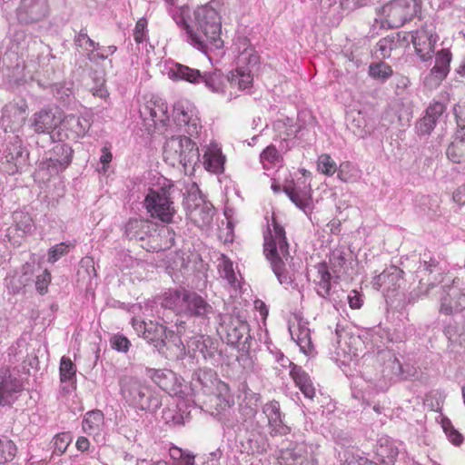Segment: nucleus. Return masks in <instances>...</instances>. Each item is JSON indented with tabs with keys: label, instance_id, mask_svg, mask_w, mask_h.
Returning <instances> with one entry per match:
<instances>
[{
	"label": "nucleus",
	"instance_id": "obj_29",
	"mask_svg": "<svg viewBox=\"0 0 465 465\" xmlns=\"http://www.w3.org/2000/svg\"><path fill=\"white\" fill-rule=\"evenodd\" d=\"M225 331L227 342L233 346L245 344L250 338L249 326L240 316L230 318V322L225 326Z\"/></svg>",
	"mask_w": 465,
	"mask_h": 465
},
{
	"label": "nucleus",
	"instance_id": "obj_37",
	"mask_svg": "<svg viewBox=\"0 0 465 465\" xmlns=\"http://www.w3.org/2000/svg\"><path fill=\"white\" fill-rule=\"evenodd\" d=\"M443 112V104L434 103L430 104L426 110L425 116L418 123V132L420 134H430L435 127L438 119L441 116Z\"/></svg>",
	"mask_w": 465,
	"mask_h": 465
},
{
	"label": "nucleus",
	"instance_id": "obj_7",
	"mask_svg": "<svg viewBox=\"0 0 465 465\" xmlns=\"http://www.w3.org/2000/svg\"><path fill=\"white\" fill-rule=\"evenodd\" d=\"M420 12V0H391L381 7L380 21L383 28H399Z\"/></svg>",
	"mask_w": 465,
	"mask_h": 465
},
{
	"label": "nucleus",
	"instance_id": "obj_57",
	"mask_svg": "<svg viewBox=\"0 0 465 465\" xmlns=\"http://www.w3.org/2000/svg\"><path fill=\"white\" fill-rule=\"evenodd\" d=\"M445 334L452 345H460L465 347V331L458 333L454 327L449 325L445 328Z\"/></svg>",
	"mask_w": 465,
	"mask_h": 465
},
{
	"label": "nucleus",
	"instance_id": "obj_38",
	"mask_svg": "<svg viewBox=\"0 0 465 465\" xmlns=\"http://www.w3.org/2000/svg\"><path fill=\"white\" fill-rule=\"evenodd\" d=\"M376 454L379 460L383 465H393L399 454V449L396 442L389 438H381L376 449Z\"/></svg>",
	"mask_w": 465,
	"mask_h": 465
},
{
	"label": "nucleus",
	"instance_id": "obj_8",
	"mask_svg": "<svg viewBox=\"0 0 465 465\" xmlns=\"http://www.w3.org/2000/svg\"><path fill=\"white\" fill-rule=\"evenodd\" d=\"M439 312L453 315L465 310V281L460 277H446L442 281Z\"/></svg>",
	"mask_w": 465,
	"mask_h": 465
},
{
	"label": "nucleus",
	"instance_id": "obj_39",
	"mask_svg": "<svg viewBox=\"0 0 465 465\" xmlns=\"http://www.w3.org/2000/svg\"><path fill=\"white\" fill-rule=\"evenodd\" d=\"M153 224L148 220L130 219L124 227V233L129 239L143 240L153 229Z\"/></svg>",
	"mask_w": 465,
	"mask_h": 465
},
{
	"label": "nucleus",
	"instance_id": "obj_18",
	"mask_svg": "<svg viewBox=\"0 0 465 465\" xmlns=\"http://www.w3.org/2000/svg\"><path fill=\"white\" fill-rule=\"evenodd\" d=\"M132 325L139 336H142L149 343L153 344L159 351L164 346V340L172 333V331H167L163 325L153 322H145L133 319Z\"/></svg>",
	"mask_w": 465,
	"mask_h": 465
},
{
	"label": "nucleus",
	"instance_id": "obj_36",
	"mask_svg": "<svg viewBox=\"0 0 465 465\" xmlns=\"http://www.w3.org/2000/svg\"><path fill=\"white\" fill-rule=\"evenodd\" d=\"M290 375L302 394L306 398L312 400L315 396V388L309 374L302 367L293 365L290 370Z\"/></svg>",
	"mask_w": 465,
	"mask_h": 465
},
{
	"label": "nucleus",
	"instance_id": "obj_61",
	"mask_svg": "<svg viewBox=\"0 0 465 465\" xmlns=\"http://www.w3.org/2000/svg\"><path fill=\"white\" fill-rule=\"evenodd\" d=\"M454 114L457 119L459 129L465 132V103H460L454 107Z\"/></svg>",
	"mask_w": 465,
	"mask_h": 465
},
{
	"label": "nucleus",
	"instance_id": "obj_55",
	"mask_svg": "<svg viewBox=\"0 0 465 465\" xmlns=\"http://www.w3.org/2000/svg\"><path fill=\"white\" fill-rule=\"evenodd\" d=\"M72 441V436L68 432H62L55 435L53 439L54 453L62 455L65 452Z\"/></svg>",
	"mask_w": 465,
	"mask_h": 465
},
{
	"label": "nucleus",
	"instance_id": "obj_43",
	"mask_svg": "<svg viewBox=\"0 0 465 465\" xmlns=\"http://www.w3.org/2000/svg\"><path fill=\"white\" fill-rule=\"evenodd\" d=\"M448 158L456 163L465 162V132L457 131L455 136L447 148Z\"/></svg>",
	"mask_w": 465,
	"mask_h": 465
},
{
	"label": "nucleus",
	"instance_id": "obj_41",
	"mask_svg": "<svg viewBox=\"0 0 465 465\" xmlns=\"http://www.w3.org/2000/svg\"><path fill=\"white\" fill-rule=\"evenodd\" d=\"M187 291L169 290L164 293L163 306L177 313L185 312Z\"/></svg>",
	"mask_w": 465,
	"mask_h": 465
},
{
	"label": "nucleus",
	"instance_id": "obj_47",
	"mask_svg": "<svg viewBox=\"0 0 465 465\" xmlns=\"http://www.w3.org/2000/svg\"><path fill=\"white\" fill-rule=\"evenodd\" d=\"M260 395L250 390L244 391V398L240 403V409L246 418L253 417L257 412Z\"/></svg>",
	"mask_w": 465,
	"mask_h": 465
},
{
	"label": "nucleus",
	"instance_id": "obj_12",
	"mask_svg": "<svg viewBox=\"0 0 465 465\" xmlns=\"http://www.w3.org/2000/svg\"><path fill=\"white\" fill-rule=\"evenodd\" d=\"M145 374L169 395L179 399H184L188 396V394H185L187 385L183 384V380L173 371L169 369L146 368Z\"/></svg>",
	"mask_w": 465,
	"mask_h": 465
},
{
	"label": "nucleus",
	"instance_id": "obj_33",
	"mask_svg": "<svg viewBox=\"0 0 465 465\" xmlns=\"http://www.w3.org/2000/svg\"><path fill=\"white\" fill-rule=\"evenodd\" d=\"M5 171L8 174L22 172L26 166L27 153L23 151L21 146L15 145L13 148H8L5 151Z\"/></svg>",
	"mask_w": 465,
	"mask_h": 465
},
{
	"label": "nucleus",
	"instance_id": "obj_3",
	"mask_svg": "<svg viewBox=\"0 0 465 465\" xmlns=\"http://www.w3.org/2000/svg\"><path fill=\"white\" fill-rule=\"evenodd\" d=\"M187 401L194 403V397L200 394L213 397L219 401L221 411L231 409L234 405V399L230 392L228 384L221 381L216 372L211 369H198L192 376L190 388H187Z\"/></svg>",
	"mask_w": 465,
	"mask_h": 465
},
{
	"label": "nucleus",
	"instance_id": "obj_50",
	"mask_svg": "<svg viewBox=\"0 0 465 465\" xmlns=\"http://www.w3.org/2000/svg\"><path fill=\"white\" fill-rule=\"evenodd\" d=\"M74 247V244L71 242H63L54 244L48 250L47 262L50 263H54L63 256L66 255Z\"/></svg>",
	"mask_w": 465,
	"mask_h": 465
},
{
	"label": "nucleus",
	"instance_id": "obj_28",
	"mask_svg": "<svg viewBox=\"0 0 465 465\" xmlns=\"http://www.w3.org/2000/svg\"><path fill=\"white\" fill-rule=\"evenodd\" d=\"M311 186L305 180L284 187L290 200L305 213L311 210Z\"/></svg>",
	"mask_w": 465,
	"mask_h": 465
},
{
	"label": "nucleus",
	"instance_id": "obj_13",
	"mask_svg": "<svg viewBox=\"0 0 465 465\" xmlns=\"http://www.w3.org/2000/svg\"><path fill=\"white\" fill-rule=\"evenodd\" d=\"M173 117L179 128L190 136L198 134L202 128L198 111L189 101H180L175 104Z\"/></svg>",
	"mask_w": 465,
	"mask_h": 465
},
{
	"label": "nucleus",
	"instance_id": "obj_64",
	"mask_svg": "<svg viewBox=\"0 0 465 465\" xmlns=\"http://www.w3.org/2000/svg\"><path fill=\"white\" fill-rule=\"evenodd\" d=\"M28 109V105L25 100L20 99L15 104H10L6 106L5 112H15V114L18 113L23 115Z\"/></svg>",
	"mask_w": 465,
	"mask_h": 465
},
{
	"label": "nucleus",
	"instance_id": "obj_32",
	"mask_svg": "<svg viewBox=\"0 0 465 465\" xmlns=\"http://www.w3.org/2000/svg\"><path fill=\"white\" fill-rule=\"evenodd\" d=\"M402 274L403 272L400 268L391 266L374 277L371 284L377 290L383 288L385 292L393 291L399 286Z\"/></svg>",
	"mask_w": 465,
	"mask_h": 465
},
{
	"label": "nucleus",
	"instance_id": "obj_40",
	"mask_svg": "<svg viewBox=\"0 0 465 465\" xmlns=\"http://www.w3.org/2000/svg\"><path fill=\"white\" fill-rule=\"evenodd\" d=\"M14 230L17 232L19 238H24L26 234L32 232L34 229V222L32 217L23 211H15L13 213ZM13 227L8 229V236L11 237Z\"/></svg>",
	"mask_w": 465,
	"mask_h": 465
},
{
	"label": "nucleus",
	"instance_id": "obj_11",
	"mask_svg": "<svg viewBox=\"0 0 465 465\" xmlns=\"http://www.w3.org/2000/svg\"><path fill=\"white\" fill-rule=\"evenodd\" d=\"M183 203L188 219L195 225L203 227L212 223L213 207L203 198L195 184L193 185L192 191L184 198Z\"/></svg>",
	"mask_w": 465,
	"mask_h": 465
},
{
	"label": "nucleus",
	"instance_id": "obj_22",
	"mask_svg": "<svg viewBox=\"0 0 465 465\" xmlns=\"http://www.w3.org/2000/svg\"><path fill=\"white\" fill-rule=\"evenodd\" d=\"M48 13L46 0H21L17 18L21 23L31 24L44 19Z\"/></svg>",
	"mask_w": 465,
	"mask_h": 465
},
{
	"label": "nucleus",
	"instance_id": "obj_26",
	"mask_svg": "<svg viewBox=\"0 0 465 465\" xmlns=\"http://www.w3.org/2000/svg\"><path fill=\"white\" fill-rule=\"evenodd\" d=\"M226 82L228 86V100L231 101L239 95L238 92L244 91L252 86L253 76L250 70L237 68L230 72L226 76Z\"/></svg>",
	"mask_w": 465,
	"mask_h": 465
},
{
	"label": "nucleus",
	"instance_id": "obj_44",
	"mask_svg": "<svg viewBox=\"0 0 465 465\" xmlns=\"http://www.w3.org/2000/svg\"><path fill=\"white\" fill-rule=\"evenodd\" d=\"M316 268L317 275L314 278V282L317 293L322 298H327L331 291V273L328 271L327 264L324 262L319 263Z\"/></svg>",
	"mask_w": 465,
	"mask_h": 465
},
{
	"label": "nucleus",
	"instance_id": "obj_9",
	"mask_svg": "<svg viewBox=\"0 0 465 465\" xmlns=\"http://www.w3.org/2000/svg\"><path fill=\"white\" fill-rule=\"evenodd\" d=\"M144 207L152 218L165 223L173 221L176 212L169 192L163 188L150 189L144 199Z\"/></svg>",
	"mask_w": 465,
	"mask_h": 465
},
{
	"label": "nucleus",
	"instance_id": "obj_14",
	"mask_svg": "<svg viewBox=\"0 0 465 465\" xmlns=\"http://www.w3.org/2000/svg\"><path fill=\"white\" fill-rule=\"evenodd\" d=\"M22 381L9 367L0 368V406H11L23 391Z\"/></svg>",
	"mask_w": 465,
	"mask_h": 465
},
{
	"label": "nucleus",
	"instance_id": "obj_34",
	"mask_svg": "<svg viewBox=\"0 0 465 465\" xmlns=\"http://www.w3.org/2000/svg\"><path fill=\"white\" fill-rule=\"evenodd\" d=\"M213 312V308L196 292H188L184 313L207 318Z\"/></svg>",
	"mask_w": 465,
	"mask_h": 465
},
{
	"label": "nucleus",
	"instance_id": "obj_23",
	"mask_svg": "<svg viewBox=\"0 0 465 465\" xmlns=\"http://www.w3.org/2000/svg\"><path fill=\"white\" fill-rule=\"evenodd\" d=\"M60 112L55 109L44 108L33 114L30 119V126L37 134H50L59 127Z\"/></svg>",
	"mask_w": 465,
	"mask_h": 465
},
{
	"label": "nucleus",
	"instance_id": "obj_30",
	"mask_svg": "<svg viewBox=\"0 0 465 465\" xmlns=\"http://www.w3.org/2000/svg\"><path fill=\"white\" fill-rule=\"evenodd\" d=\"M335 334L336 341L333 347L337 360H341L342 362H345L358 355L356 350L352 347V341H355L356 339L351 336L349 331L341 329L340 326L337 325Z\"/></svg>",
	"mask_w": 465,
	"mask_h": 465
},
{
	"label": "nucleus",
	"instance_id": "obj_2",
	"mask_svg": "<svg viewBox=\"0 0 465 465\" xmlns=\"http://www.w3.org/2000/svg\"><path fill=\"white\" fill-rule=\"evenodd\" d=\"M264 254L270 261L271 267L279 282L286 288L293 283V275L287 269L291 267L289 244L285 237L284 229L272 221V229L268 228V233L264 235Z\"/></svg>",
	"mask_w": 465,
	"mask_h": 465
},
{
	"label": "nucleus",
	"instance_id": "obj_60",
	"mask_svg": "<svg viewBox=\"0 0 465 465\" xmlns=\"http://www.w3.org/2000/svg\"><path fill=\"white\" fill-rule=\"evenodd\" d=\"M51 282V273L45 270L41 274L36 277L35 288L40 294L47 292L48 285Z\"/></svg>",
	"mask_w": 465,
	"mask_h": 465
},
{
	"label": "nucleus",
	"instance_id": "obj_59",
	"mask_svg": "<svg viewBox=\"0 0 465 465\" xmlns=\"http://www.w3.org/2000/svg\"><path fill=\"white\" fill-rule=\"evenodd\" d=\"M112 348L120 351L126 352L131 345L130 341L124 335H114L111 338Z\"/></svg>",
	"mask_w": 465,
	"mask_h": 465
},
{
	"label": "nucleus",
	"instance_id": "obj_54",
	"mask_svg": "<svg viewBox=\"0 0 465 465\" xmlns=\"http://www.w3.org/2000/svg\"><path fill=\"white\" fill-rule=\"evenodd\" d=\"M442 430L449 440L453 445L459 446L463 442L464 437L458 431L450 420L443 419L441 422Z\"/></svg>",
	"mask_w": 465,
	"mask_h": 465
},
{
	"label": "nucleus",
	"instance_id": "obj_6",
	"mask_svg": "<svg viewBox=\"0 0 465 465\" xmlns=\"http://www.w3.org/2000/svg\"><path fill=\"white\" fill-rule=\"evenodd\" d=\"M168 75L171 79L186 81L191 84L203 83L212 93L221 94L228 99L226 77L219 70L202 74L198 69L173 64L169 67Z\"/></svg>",
	"mask_w": 465,
	"mask_h": 465
},
{
	"label": "nucleus",
	"instance_id": "obj_21",
	"mask_svg": "<svg viewBox=\"0 0 465 465\" xmlns=\"http://www.w3.org/2000/svg\"><path fill=\"white\" fill-rule=\"evenodd\" d=\"M289 331L292 339L300 347L301 351L304 354L311 353L312 346L308 322L302 316L294 314L289 320Z\"/></svg>",
	"mask_w": 465,
	"mask_h": 465
},
{
	"label": "nucleus",
	"instance_id": "obj_17",
	"mask_svg": "<svg viewBox=\"0 0 465 465\" xmlns=\"http://www.w3.org/2000/svg\"><path fill=\"white\" fill-rule=\"evenodd\" d=\"M74 151L66 143H55L48 152L45 161L42 164L51 175L57 174L65 170L72 162Z\"/></svg>",
	"mask_w": 465,
	"mask_h": 465
},
{
	"label": "nucleus",
	"instance_id": "obj_24",
	"mask_svg": "<svg viewBox=\"0 0 465 465\" xmlns=\"http://www.w3.org/2000/svg\"><path fill=\"white\" fill-rule=\"evenodd\" d=\"M451 61V53L448 49H442L436 54V61L430 74L425 77L424 84L429 87H436L446 77L450 63Z\"/></svg>",
	"mask_w": 465,
	"mask_h": 465
},
{
	"label": "nucleus",
	"instance_id": "obj_35",
	"mask_svg": "<svg viewBox=\"0 0 465 465\" xmlns=\"http://www.w3.org/2000/svg\"><path fill=\"white\" fill-rule=\"evenodd\" d=\"M193 403L191 401H187L186 398H178V401L175 403L174 408L168 407L163 411V420L166 424L170 425L184 423V420L190 412L183 410V407L187 409Z\"/></svg>",
	"mask_w": 465,
	"mask_h": 465
},
{
	"label": "nucleus",
	"instance_id": "obj_62",
	"mask_svg": "<svg viewBox=\"0 0 465 465\" xmlns=\"http://www.w3.org/2000/svg\"><path fill=\"white\" fill-rule=\"evenodd\" d=\"M347 300L351 309H360L363 304L362 294L356 290H352L349 292Z\"/></svg>",
	"mask_w": 465,
	"mask_h": 465
},
{
	"label": "nucleus",
	"instance_id": "obj_49",
	"mask_svg": "<svg viewBox=\"0 0 465 465\" xmlns=\"http://www.w3.org/2000/svg\"><path fill=\"white\" fill-rule=\"evenodd\" d=\"M369 75L375 80L384 82L392 75V69L384 62L373 63L369 66Z\"/></svg>",
	"mask_w": 465,
	"mask_h": 465
},
{
	"label": "nucleus",
	"instance_id": "obj_4",
	"mask_svg": "<svg viewBox=\"0 0 465 465\" xmlns=\"http://www.w3.org/2000/svg\"><path fill=\"white\" fill-rule=\"evenodd\" d=\"M119 386L123 401L136 411L155 413L162 406L161 393L145 381L123 376Z\"/></svg>",
	"mask_w": 465,
	"mask_h": 465
},
{
	"label": "nucleus",
	"instance_id": "obj_51",
	"mask_svg": "<svg viewBox=\"0 0 465 465\" xmlns=\"http://www.w3.org/2000/svg\"><path fill=\"white\" fill-rule=\"evenodd\" d=\"M337 177L344 183H352L359 178V170L351 163L344 162L337 170Z\"/></svg>",
	"mask_w": 465,
	"mask_h": 465
},
{
	"label": "nucleus",
	"instance_id": "obj_25",
	"mask_svg": "<svg viewBox=\"0 0 465 465\" xmlns=\"http://www.w3.org/2000/svg\"><path fill=\"white\" fill-rule=\"evenodd\" d=\"M309 119L312 121V117L308 112H301L298 114L297 122L293 123V121L290 118H286L284 120H278L274 123V128L276 131L280 133V134L283 135V139H289L292 137H297L299 134L303 135V130H306L311 124H306V120Z\"/></svg>",
	"mask_w": 465,
	"mask_h": 465
},
{
	"label": "nucleus",
	"instance_id": "obj_48",
	"mask_svg": "<svg viewBox=\"0 0 465 465\" xmlns=\"http://www.w3.org/2000/svg\"><path fill=\"white\" fill-rule=\"evenodd\" d=\"M218 271L223 279L226 280L231 286L236 287L238 281L232 262L223 254L219 259Z\"/></svg>",
	"mask_w": 465,
	"mask_h": 465
},
{
	"label": "nucleus",
	"instance_id": "obj_5",
	"mask_svg": "<svg viewBox=\"0 0 465 465\" xmlns=\"http://www.w3.org/2000/svg\"><path fill=\"white\" fill-rule=\"evenodd\" d=\"M163 159L173 167L182 166L187 173L200 163L199 148L190 137L174 135L167 139L164 143Z\"/></svg>",
	"mask_w": 465,
	"mask_h": 465
},
{
	"label": "nucleus",
	"instance_id": "obj_16",
	"mask_svg": "<svg viewBox=\"0 0 465 465\" xmlns=\"http://www.w3.org/2000/svg\"><path fill=\"white\" fill-rule=\"evenodd\" d=\"M183 322L177 325V333L182 336V330L183 329ZM180 343L187 350V353L198 359L200 356L204 360L213 359L217 352V343L210 337L203 335H195L186 341V345L183 344L180 339Z\"/></svg>",
	"mask_w": 465,
	"mask_h": 465
},
{
	"label": "nucleus",
	"instance_id": "obj_53",
	"mask_svg": "<svg viewBox=\"0 0 465 465\" xmlns=\"http://www.w3.org/2000/svg\"><path fill=\"white\" fill-rule=\"evenodd\" d=\"M317 168L319 172L328 176L333 175L338 170L335 161L327 153L318 157Z\"/></svg>",
	"mask_w": 465,
	"mask_h": 465
},
{
	"label": "nucleus",
	"instance_id": "obj_63",
	"mask_svg": "<svg viewBox=\"0 0 465 465\" xmlns=\"http://www.w3.org/2000/svg\"><path fill=\"white\" fill-rule=\"evenodd\" d=\"M438 267H439V262L436 261V259L430 257V259L428 261L427 260L423 261L422 264H420V266L419 267L418 272H421L424 271V272H428L430 274H431V273L439 271Z\"/></svg>",
	"mask_w": 465,
	"mask_h": 465
},
{
	"label": "nucleus",
	"instance_id": "obj_31",
	"mask_svg": "<svg viewBox=\"0 0 465 465\" xmlns=\"http://www.w3.org/2000/svg\"><path fill=\"white\" fill-rule=\"evenodd\" d=\"M225 157L216 143H210L203 148V164L211 173H219L223 171Z\"/></svg>",
	"mask_w": 465,
	"mask_h": 465
},
{
	"label": "nucleus",
	"instance_id": "obj_45",
	"mask_svg": "<svg viewBox=\"0 0 465 465\" xmlns=\"http://www.w3.org/2000/svg\"><path fill=\"white\" fill-rule=\"evenodd\" d=\"M104 425V413L99 410L88 411L83 420V430L88 434H98Z\"/></svg>",
	"mask_w": 465,
	"mask_h": 465
},
{
	"label": "nucleus",
	"instance_id": "obj_58",
	"mask_svg": "<svg viewBox=\"0 0 465 465\" xmlns=\"http://www.w3.org/2000/svg\"><path fill=\"white\" fill-rule=\"evenodd\" d=\"M98 53L91 52L88 54V59L92 62H96L98 59L104 60L109 55H112L116 51V46L114 45H108V46H103L101 47L99 45V49H97Z\"/></svg>",
	"mask_w": 465,
	"mask_h": 465
},
{
	"label": "nucleus",
	"instance_id": "obj_46",
	"mask_svg": "<svg viewBox=\"0 0 465 465\" xmlns=\"http://www.w3.org/2000/svg\"><path fill=\"white\" fill-rule=\"evenodd\" d=\"M260 161L263 169L267 171L282 165V156L273 145L267 146L262 152Z\"/></svg>",
	"mask_w": 465,
	"mask_h": 465
},
{
	"label": "nucleus",
	"instance_id": "obj_20",
	"mask_svg": "<svg viewBox=\"0 0 465 465\" xmlns=\"http://www.w3.org/2000/svg\"><path fill=\"white\" fill-rule=\"evenodd\" d=\"M91 124L85 117L68 114L62 118L60 115L59 135L62 138L77 139L83 137L89 130Z\"/></svg>",
	"mask_w": 465,
	"mask_h": 465
},
{
	"label": "nucleus",
	"instance_id": "obj_15",
	"mask_svg": "<svg viewBox=\"0 0 465 465\" xmlns=\"http://www.w3.org/2000/svg\"><path fill=\"white\" fill-rule=\"evenodd\" d=\"M407 38L411 39L415 53L421 61L426 62L432 58L438 35L427 25L420 29L409 32Z\"/></svg>",
	"mask_w": 465,
	"mask_h": 465
},
{
	"label": "nucleus",
	"instance_id": "obj_1",
	"mask_svg": "<svg viewBox=\"0 0 465 465\" xmlns=\"http://www.w3.org/2000/svg\"><path fill=\"white\" fill-rule=\"evenodd\" d=\"M168 5V13L183 31L184 40L191 46L204 54L212 60V53L223 48L222 39V21L213 5L197 6L191 11L186 0H164Z\"/></svg>",
	"mask_w": 465,
	"mask_h": 465
},
{
	"label": "nucleus",
	"instance_id": "obj_52",
	"mask_svg": "<svg viewBox=\"0 0 465 465\" xmlns=\"http://www.w3.org/2000/svg\"><path fill=\"white\" fill-rule=\"evenodd\" d=\"M397 42L394 36H386L381 38L376 45L375 54L377 57L388 58L391 51L396 47Z\"/></svg>",
	"mask_w": 465,
	"mask_h": 465
},
{
	"label": "nucleus",
	"instance_id": "obj_27",
	"mask_svg": "<svg viewBox=\"0 0 465 465\" xmlns=\"http://www.w3.org/2000/svg\"><path fill=\"white\" fill-rule=\"evenodd\" d=\"M262 413L267 419V424L272 435H286L290 432V428L282 420L280 403L277 401H271L264 404Z\"/></svg>",
	"mask_w": 465,
	"mask_h": 465
},
{
	"label": "nucleus",
	"instance_id": "obj_42",
	"mask_svg": "<svg viewBox=\"0 0 465 465\" xmlns=\"http://www.w3.org/2000/svg\"><path fill=\"white\" fill-rule=\"evenodd\" d=\"M60 381L63 384V390L69 392L75 388L76 368L73 361L67 357H62L60 361Z\"/></svg>",
	"mask_w": 465,
	"mask_h": 465
},
{
	"label": "nucleus",
	"instance_id": "obj_10",
	"mask_svg": "<svg viewBox=\"0 0 465 465\" xmlns=\"http://www.w3.org/2000/svg\"><path fill=\"white\" fill-rule=\"evenodd\" d=\"M312 445L304 442H289L282 445L275 454L279 465H316Z\"/></svg>",
	"mask_w": 465,
	"mask_h": 465
},
{
	"label": "nucleus",
	"instance_id": "obj_19",
	"mask_svg": "<svg viewBox=\"0 0 465 465\" xmlns=\"http://www.w3.org/2000/svg\"><path fill=\"white\" fill-rule=\"evenodd\" d=\"M140 116L148 128L168 120L167 105L158 97L146 100L139 108Z\"/></svg>",
	"mask_w": 465,
	"mask_h": 465
},
{
	"label": "nucleus",
	"instance_id": "obj_56",
	"mask_svg": "<svg viewBox=\"0 0 465 465\" xmlns=\"http://www.w3.org/2000/svg\"><path fill=\"white\" fill-rule=\"evenodd\" d=\"M147 21L144 18H141L136 22L134 37L137 44H143L147 41Z\"/></svg>",
	"mask_w": 465,
	"mask_h": 465
}]
</instances>
